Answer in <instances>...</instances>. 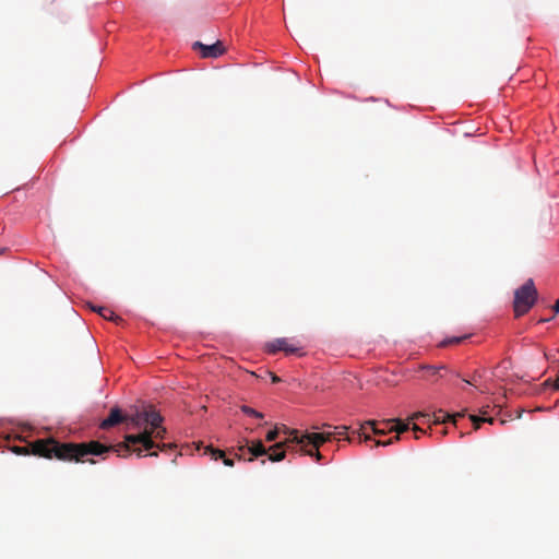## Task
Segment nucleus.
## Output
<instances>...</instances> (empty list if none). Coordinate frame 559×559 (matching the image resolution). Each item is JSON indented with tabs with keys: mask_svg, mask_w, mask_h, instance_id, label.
<instances>
[{
	"mask_svg": "<svg viewBox=\"0 0 559 559\" xmlns=\"http://www.w3.org/2000/svg\"><path fill=\"white\" fill-rule=\"evenodd\" d=\"M283 431L287 435V438L284 441L272 445V450L274 451L270 455V461L272 462H280L284 460L286 456L285 448H288L292 443H296L300 445V448L312 445L314 449H319L324 442L331 440L334 435L332 432H312L299 436L298 430L289 429L285 426H283Z\"/></svg>",
	"mask_w": 559,
	"mask_h": 559,
	"instance_id": "nucleus-3",
	"label": "nucleus"
},
{
	"mask_svg": "<svg viewBox=\"0 0 559 559\" xmlns=\"http://www.w3.org/2000/svg\"><path fill=\"white\" fill-rule=\"evenodd\" d=\"M93 310L98 312L106 320H110V321H114V322L121 321L120 317H118L109 308H106V307H93Z\"/></svg>",
	"mask_w": 559,
	"mask_h": 559,
	"instance_id": "nucleus-13",
	"label": "nucleus"
},
{
	"mask_svg": "<svg viewBox=\"0 0 559 559\" xmlns=\"http://www.w3.org/2000/svg\"><path fill=\"white\" fill-rule=\"evenodd\" d=\"M241 412L246 415H249V416H252V417H255V418H263V414L253 409L252 407L250 406H247V405H242L240 407Z\"/></svg>",
	"mask_w": 559,
	"mask_h": 559,
	"instance_id": "nucleus-15",
	"label": "nucleus"
},
{
	"mask_svg": "<svg viewBox=\"0 0 559 559\" xmlns=\"http://www.w3.org/2000/svg\"><path fill=\"white\" fill-rule=\"evenodd\" d=\"M544 385L545 386H551L554 390L556 391H559V376L557 377L556 380H551V379H547L545 382H544Z\"/></svg>",
	"mask_w": 559,
	"mask_h": 559,
	"instance_id": "nucleus-20",
	"label": "nucleus"
},
{
	"mask_svg": "<svg viewBox=\"0 0 559 559\" xmlns=\"http://www.w3.org/2000/svg\"><path fill=\"white\" fill-rule=\"evenodd\" d=\"M166 433L165 428L160 427V424L158 425V428L154 430V433L152 435V440L154 439H163L164 435Z\"/></svg>",
	"mask_w": 559,
	"mask_h": 559,
	"instance_id": "nucleus-19",
	"label": "nucleus"
},
{
	"mask_svg": "<svg viewBox=\"0 0 559 559\" xmlns=\"http://www.w3.org/2000/svg\"><path fill=\"white\" fill-rule=\"evenodd\" d=\"M266 349L270 354H275L280 350H283L286 354H297L300 350V347L290 343L288 338L282 337L269 343L266 345Z\"/></svg>",
	"mask_w": 559,
	"mask_h": 559,
	"instance_id": "nucleus-7",
	"label": "nucleus"
},
{
	"mask_svg": "<svg viewBox=\"0 0 559 559\" xmlns=\"http://www.w3.org/2000/svg\"><path fill=\"white\" fill-rule=\"evenodd\" d=\"M419 417H430L428 414L417 413L411 417V420L418 419Z\"/></svg>",
	"mask_w": 559,
	"mask_h": 559,
	"instance_id": "nucleus-23",
	"label": "nucleus"
},
{
	"mask_svg": "<svg viewBox=\"0 0 559 559\" xmlns=\"http://www.w3.org/2000/svg\"><path fill=\"white\" fill-rule=\"evenodd\" d=\"M278 432H280V431H278V429H277V428H275V429H273V430H270V431L266 433V436H265V440H266L267 442H272V441L276 440V439H277V437H278Z\"/></svg>",
	"mask_w": 559,
	"mask_h": 559,
	"instance_id": "nucleus-21",
	"label": "nucleus"
},
{
	"mask_svg": "<svg viewBox=\"0 0 559 559\" xmlns=\"http://www.w3.org/2000/svg\"><path fill=\"white\" fill-rule=\"evenodd\" d=\"M464 381H465L466 383H468V384H473V385H474V384L476 383V381H477V378H476V376H474L472 380H466V379H464Z\"/></svg>",
	"mask_w": 559,
	"mask_h": 559,
	"instance_id": "nucleus-26",
	"label": "nucleus"
},
{
	"mask_svg": "<svg viewBox=\"0 0 559 559\" xmlns=\"http://www.w3.org/2000/svg\"><path fill=\"white\" fill-rule=\"evenodd\" d=\"M248 451L251 453V457L248 459L249 462H252L254 457L263 456V455H271L274 451L272 450V447L270 449H266L261 440L253 441L250 447H248Z\"/></svg>",
	"mask_w": 559,
	"mask_h": 559,
	"instance_id": "nucleus-10",
	"label": "nucleus"
},
{
	"mask_svg": "<svg viewBox=\"0 0 559 559\" xmlns=\"http://www.w3.org/2000/svg\"><path fill=\"white\" fill-rule=\"evenodd\" d=\"M385 426H388V430H393L396 435L392 438H389L386 440H377L376 445L377 447H386L390 444H393L394 442L400 440V435L404 433L409 429V424L404 423L401 419H389L384 423Z\"/></svg>",
	"mask_w": 559,
	"mask_h": 559,
	"instance_id": "nucleus-5",
	"label": "nucleus"
},
{
	"mask_svg": "<svg viewBox=\"0 0 559 559\" xmlns=\"http://www.w3.org/2000/svg\"><path fill=\"white\" fill-rule=\"evenodd\" d=\"M464 414L463 413H455L453 415H450L445 412H443L442 409H439L438 412H435L432 417H433V424L435 425H440V424H447V423H451L454 428H456V423H457V418H461L463 417Z\"/></svg>",
	"mask_w": 559,
	"mask_h": 559,
	"instance_id": "nucleus-8",
	"label": "nucleus"
},
{
	"mask_svg": "<svg viewBox=\"0 0 559 559\" xmlns=\"http://www.w3.org/2000/svg\"><path fill=\"white\" fill-rule=\"evenodd\" d=\"M107 448L98 441L82 443L59 442L53 438L38 439L25 447H14L13 451L20 455H37L45 459H57L67 462H85L87 455H102Z\"/></svg>",
	"mask_w": 559,
	"mask_h": 559,
	"instance_id": "nucleus-2",
	"label": "nucleus"
},
{
	"mask_svg": "<svg viewBox=\"0 0 559 559\" xmlns=\"http://www.w3.org/2000/svg\"><path fill=\"white\" fill-rule=\"evenodd\" d=\"M468 335H464V336H461V337H450V338H447L444 341H442L440 343V346L444 347V346H448V345H453V344H459L461 343L463 340L467 338Z\"/></svg>",
	"mask_w": 559,
	"mask_h": 559,
	"instance_id": "nucleus-16",
	"label": "nucleus"
},
{
	"mask_svg": "<svg viewBox=\"0 0 559 559\" xmlns=\"http://www.w3.org/2000/svg\"><path fill=\"white\" fill-rule=\"evenodd\" d=\"M554 311H555V313H559V299L554 305Z\"/></svg>",
	"mask_w": 559,
	"mask_h": 559,
	"instance_id": "nucleus-27",
	"label": "nucleus"
},
{
	"mask_svg": "<svg viewBox=\"0 0 559 559\" xmlns=\"http://www.w3.org/2000/svg\"><path fill=\"white\" fill-rule=\"evenodd\" d=\"M300 450L302 451V453H305L307 455L314 456L317 461H320L322 459V455L319 452V449L306 450V448H300Z\"/></svg>",
	"mask_w": 559,
	"mask_h": 559,
	"instance_id": "nucleus-17",
	"label": "nucleus"
},
{
	"mask_svg": "<svg viewBox=\"0 0 559 559\" xmlns=\"http://www.w3.org/2000/svg\"><path fill=\"white\" fill-rule=\"evenodd\" d=\"M5 251V248H0V255Z\"/></svg>",
	"mask_w": 559,
	"mask_h": 559,
	"instance_id": "nucleus-30",
	"label": "nucleus"
},
{
	"mask_svg": "<svg viewBox=\"0 0 559 559\" xmlns=\"http://www.w3.org/2000/svg\"><path fill=\"white\" fill-rule=\"evenodd\" d=\"M336 429H340V430L337 431V435H338V436H343V435H345V433H346V431H347V429H348V428H347L346 426H341V427H337Z\"/></svg>",
	"mask_w": 559,
	"mask_h": 559,
	"instance_id": "nucleus-24",
	"label": "nucleus"
},
{
	"mask_svg": "<svg viewBox=\"0 0 559 559\" xmlns=\"http://www.w3.org/2000/svg\"><path fill=\"white\" fill-rule=\"evenodd\" d=\"M469 419L473 423L474 430L479 429L481 423L492 424L493 420H495L493 417H479V416H476V415H471Z\"/></svg>",
	"mask_w": 559,
	"mask_h": 559,
	"instance_id": "nucleus-14",
	"label": "nucleus"
},
{
	"mask_svg": "<svg viewBox=\"0 0 559 559\" xmlns=\"http://www.w3.org/2000/svg\"><path fill=\"white\" fill-rule=\"evenodd\" d=\"M87 461H88L90 463H92V464H94V463H95V461H94V460H92V459H91V460H87Z\"/></svg>",
	"mask_w": 559,
	"mask_h": 559,
	"instance_id": "nucleus-31",
	"label": "nucleus"
},
{
	"mask_svg": "<svg viewBox=\"0 0 559 559\" xmlns=\"http://www.w3.org/2000/svg\"><path fill=\"white\" fill-rule=\"evenodd\" d=\"M537 290L533 280H527L514 294V313L515 317L525 314L535 304Z\"/></svg>",
	"mask_w": 559,
	"mask_h": 559,
	"instance_id": "nucleus-4",
	"label": "nucleus"
},
{
	"mask_svg": "<svg viewBox=\"0 0 559 559\" xmlns=\"http://www.w3.org/2000/svg\"><path fill=\"white\" fill-rule=\"evenodd\" d=\"M370 439H371V438H370V436H369V435L364 433V440H365V441H368V440H370Z\"/></svg>",
	"mask_w": 559,
	"mask_h": 559,
	"instance_id": "nucleus-29",
	"label": "nucleus"
},
{
	"mask_svg": "<svg viewBox=\"0 0 559 559\" xmlns=\"http://www.w3.org/2000/svg\"><path fill=\"white\" fill-rule=\"evenodd\" d=\"M204 454H209L215 461L222 459L224 465L229 466V467H233L235 464L233 459L226 457V454L224 451L214 449L211 445L205 448Z\"/></svg>",
	"mask_w": 559,
	"mask_h": 559,
	"instance_id": "nucleus-11",
	"label": "nucleus"
},
{
	"mask_svg": "<svg viewBox=\"0 0 559 559\" xmlns=\"http://www.w3.org/2000/svg\"><path fill=\"white\" fill-rule=\"evenodd\" d=\"M448 432H449V431H448V429H447V428H444V429H442V430L440 431V433H441L442 436L447 435Z\"/></svg>",
	"mask_w": 559,
	"mask_h": 559,
	"instance_id": "nucleus-28",
	"label": "nucleus"
},
{
	"mask_svg": "<svg viewBox=\"0 0 559 559\" xmlns=\"http://www.w3.org/2000/svg\"><path fill=\"white\" fill-rule=\"evenodd\" d=\"M126 416L122 415L121 411L118 407H114L110 409L109 416L104 419L100 424V428L108 429L120 423H123Z\"/></svg>",
	"mask_w": 559,
	"mask_h": 559,
	"instance_id": "nucleus-9",
	"label": "nucleus"
},
{
	"mask_svg": "<svg viewBox=\"0 0 559 559\" xmlns=\"http://www.w3.org/2000/svg\"><path fill=\"white\" fill-rule=\"evenodd\" d=\"M444 366L436 367V366H421L420 369L427 371L428 374L435 376L439 369H443Z\"/></svg>",
	"mask_w": 559,
	"mask_h": 559,
	"instance_id": "nucleus-18",
	"label": "nucleus"
},
{
	"mask_svg": "<svg viewBox=\"0 0 559 559\" xmlns=\"http://www.w3.org/2000/svg\"><path fill=\"white\" fill-rule=\"evenodd\" d=\"M412 429H413V431H414L415 433H417V432L424 433V432H425V431H424L421 428H419L416 424H414V425H413ZM415 438H416V439H418V438H419V436H418V435H415Z\"/></svg>",
	"mask_w": 559,
	"mask_h": 559,
	"instance_id": "nucleus-22",
	"label": "nucleus"
},
{
	"mask_svg": "<svg viewBox=\"0 0 559 559\" xmlns=\"http://www.w3.org/2000/svg\"><path fill=\"white\" fill-rule=\"evenodd\" d=\"M385 420L379 423L376 420H368L365 423V425L361 426V430L365 428V426H370L372 429V432L376 436H384L388 432H392L393 430H388V426L384 425Z\"/></svg>",
	"mask_w": 559,
	"mask_h": 559,
	"instance_id": "nucleus-12",
	"label": "nucleus"
},
{
	"mask_svg": "<svg viewBox=\"0 0 559 559\" xmlns=\"http://www.w3.org/2000/svg\"><path fill=\"white\" fill-rule=\"evenodd\" d=\"M193 49L200 50L202 58H217L225 51L223 43L217 40L212 45H204L201 41L193 44Z\"/></svg>",
	"mask_w": 559,
	"mask_h": 559,
	"instance_id": "nucleus-6",
	"label": "nucleus"
},
{
	"mask_svg": "<svg viewBox=\"0 0 559 559\" xmlns=\"http://www.w3.org/2000/svg\"><path fill=\"white\" fill-rule=\"evenodd\" d=\"M124 421L129 423L132 429L139 430L138 433L127 435L124 442L116 445H105L107 448L102 454L114 451L118 456L126 457L130 453H135L138 457L143 456L144 451H150V456H157L156 451H151L155 448L164 451L167 445H159L157 442L152 440L154 430L158 428V425L163 421L162 416L153 408H144L136 411L135 414L126 416Z\"/></svg>",
	"mask_w": 559,
	"mask_h": 559,
	"instance_id": "nucleus-1",
	"label": "nucleus"
},
{
	"mask_svg": "<svg viewBox=\"0 0 559 559\" xmlns=\"http://www.w3.org/2000/svg\"><path fill=\"white\" fill-rule=\"evenodd\" d=\"M267 373L271 376V380H272L273 383L281 382V379L276 374H274L272 372H267Z\"/></svg>",
	"mask_w": 559,
	"mask_h": 559,
	"instance_id": "nucleus-25",
	"label": "nucleus"
}]
</instances>
